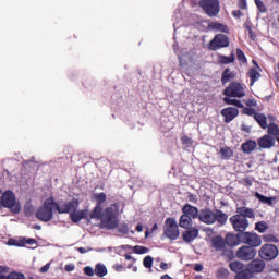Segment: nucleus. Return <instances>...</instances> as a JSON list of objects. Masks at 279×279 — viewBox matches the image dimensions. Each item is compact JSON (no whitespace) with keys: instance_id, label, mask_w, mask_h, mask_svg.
<instances>
[{"instance_id":"obj_1","label":"nucleus","mask_w":279,"mask_h":279,"mask_svg":"<svg viewBox=\"0 0 279 279\" xmlns=\"http://www.w3.org/2000/svg\"><path fill=\"white\" fill-rule=\"evenodd\" d=\"M198 220L206 226H213L214 223H220L226 226L228 222V216L221 210L213 211L210 208H203L199 210Z\"/></svg>"},{"instance_id":"obj_2","label":"nucleus","mask_w":279,"mask_h":279,"mask_svg":"<svg viewBox=\"0 0 279 279\" xmlns=\"http://www.w3.org/2000/svg\"><path fill=\"white\" fill-rule=\"evenodd\" d=\"M117 215H119V204L113 203L109 207L102 210L101 223L108 230H114L117 226H119V220L117 219Z\"/></svg>"},{"instance_id":"obj_3","label":"nucleus","mask_w":279,"mask_h":279,"mask_svg":"<svg viewBox=\"0 0 279 279\" xmlns=\"http://www.w3.org/2000/svg\"><path fill=\"white\" fill-rule=\"evenodd\" d=\"M53 208H56V199L50 196L44 202L43 206L36 210V219L44 221V223L51 221V219H53Z\"/></svg>"},{"instance_id":"obj_4","label":"nucleus","mask_w":279,"mask_h":279,"mask_svg":"<svg viewBox=\"0 0 279 279\" xmlns=\"http://www.w3.org/2000/svg\"><path fill=\"white\" fill-rule=\"evenodd\" d=\"M1 208H9L13 215L21 213V203L16 202V195L12 191H5L1 196Z\"/></svg>"},{"instance_id":"obj_5","label":"nucleus","mask_w":279,"mask_h":279,"mask_svg":"<svg viewBox=\"0 0 279 279\" xmlns=\"http://www.w3.org/2000/svg\"><path fill=\"white\" fill-rule=\"evenodd\" d=\"M210 245L214 252H220L221 256H225L226 258H232V256H234L232 250L228 248L226 240L221 235L213 236L210 239Z\"/></svg>"},{"instance_id":"obj_6","label":"nucleus","mask_w":279,"mask_h":279,"mask_svg":"<svg viewBox=\"0 0 279 279\" xmlns=\"http://www.w3.org/2000/svg\"><path fill=\"white\" fill-rule=\"evenodd\" d=\"M198 5L210 19L218 16L221 12L219 0H199Z\"/></svg>"},{"instance_id":"obj_7","label":"nucleus","mask_w":279,"mask_h":279,"mask_svg":"<svg viewBox=\"0 0 279 279\" xmlns=\"http://www.w3.org/2000/svg\"><path fill=\"white\" fill-rule=\"evenodd\" d=\"M163 234L170 241H178V239H180V229L178 228V221H175V218L166 219Z\"/></svg>"},{"instance_id":"obj_8","label":"nucleus","mask_w":279,"mask_h":279,"mask_svg":"<svg viewBox=\"0 0 279 279\" xmlns=\"http://www.w3.org/2000/svg\"><path fill=\"white\" fill-rule=\"evenodd\" d=\"M223 95L226 97H236L238 99H242V97H245V85L239 82H232L225 88Z\"/></svg>"},{"instance_id":"obj_9","label":"nucleus","mask_w":279,"mask_h":279,"mask_svg":"<svg viewBox=\"0 0 279 279\" xmlns=\"http://www.w3.org/2000/svg\"><path fill=\"white\" fill-rule=\"evenodd\" d=\"M240 238L241 243H244V245H247V247H253L254 250H256V247H260V244L263 243L260 235L252 232L241 233Z\"/></svg>"},{"instance_id":"obj_10","label":"nucleus","mask_w":279,"mask_h":279,"mask_svg":"<svg viewBox=\"0 0 279 279\" xmlns=\"http://www.w3.org/2000/svg\"><path fill=\"white\" fill-rule=\"evenodd\" d=\"M278 246L274 244H264L259 250V256L263 260H275L278 258Z\"/></svg>"},{"instance_id":"obj_11","label":"nucleus","mask_w":279,"mask_h":279,"mask_svg":"<svg viewBox=\"0 0 279 279\" xmlns=\"http://www.w3.org/2000/svg\"><path fill=\"white\" fill-rule=\"evenodd\" d=\"M230 222L233 230H235L238 233H245V230L250 228V221L243 216L234 215L230 218Z\"/></svg>"},{"instance_id":"obj_12","label":"nucleus","mask_w":279,"mask_h":279,"mask_svg":"<svg viewBox=\"0 0 279 279\" xmlns=\"http://www.w3.org/2000/svg\"><path fill=\"white\" fill-rule=\"evenodd\" d=\"M80 208V201L77 198H73L70 202H64L63 205L56 203V210L59 215H69V213H73Z\"/></svg>"},{"instance_id":"obj_13","label":"nucleus","mask_w":279,"mask_h":279,"mask_svg":"<svg viewBox=\"0 0 279 279\" xmlns=\"http://www.w3.org/2000/svg\"><path fill=\"white\" fill-rule=\"evenodd\" d=\"M226 47H230V38L223 34L216 35L209 43V49L211 51H217V49H223Z\"/></svg>"},{"instance_id":"obj_14","label":"nucleus","mask_w":279,"mask_h":279,"mask_svg":"<svg viewBox=\"0 0 279 279\" xmlns=\"http://www.w3.org/2000/svg\"><path fill=\"white\" fill-rule=\"evenodd\" d=\"M256 248L252 247V246H241L238 251H236V257L240 260H254V258H256Z\"/></svg>"},{"instance_id":"obj_15","label":"nucleus","mask_w":279,"mask_h":279,"mask_svg":"<svg viewBox=\"0 0 279 279\" xmlns=\"http://www.w3.org/2000/svg\"><path fill=\"white\" fill-rule=\"evenodd\" d=\"M265 260L263 259H253L246 268V271H248V274L252 277V274H263V271H265Z\"/></svg>"},{"instance_id":"obj_16","label":"nucleus","mask_w":279,"mask_h":279,"mask_svg":"<svg viewBox=\"0 0 279 279\" xmlns=\"http://www.w3.org/2000/svg\"><path fill=\"white\" fill-rule=\"evenodd\" d=\"M220 114L225 118V123H231V121H234L239 117V109L227 107L220 111Z\"/></svg>"},{"instance_id":"obj_17","label":"nucleus","mask_w":279,"mask_h":279,"mask_svg":"<svg viewBox=\"0 0 279 279\" xmlns=\"http://www.w3.org/2000/svg\"><path fill=\"white\" fill-rule=\"evenodd\" d=\"M259 149H271L276 145V140L271 135H264L257 140Z\"/></svg>"},{"instance_id":"obj_18","label":"nucleus","mask_w":279,"mask_h":279,"mask_svg":"<svg viewBox=\"0 0 279 279\" xmlns=\"http://www.w3.org/2000/svg\"><path fill=\"white\" fill-rule=\"evenodd\" d=\"M197 236H199V229L196 227H192L182 233L184 243H193Z\"/></svg>"},{"instance_id":"obj_19","label":"nucleus","mask_w":279,"mask_h":279,"mask_svg":"<svg viewBox=\"0 0 279 279\" xmlns=\"http://www.w3.org/2000/svg\"><path fill=\"white\" fill-rule=\"evenodd\" d=\"M182 213L192 219H199V209L191 204H185L182 207Z\"/></svg>"},{"instance_id":"obj_20","label":"nucleus","mask_w":279,"mask_h":279,"mask_svg":"<svg viewBox=\"0 0 279 279\" xmlns=\"http://www.w3.org/2000/svg\"><path fill=\"white\" fill-rule=\"evenodd\" d=\"M225 243L228 247H236L241 243V233H236L235 235L232 233H228L225 236Z\"/></svg>"},{"instance_id":"obj_21","label":"nucleus","mask_w":279,"mask_h":279,"mask_svg":"<svg viewBox=\"0 0 279 279\" xmlns=\"http://www.w3.org/2000/svg\"><path fill=\"white\" fill-rule=\"evenodd\" d=\"M70 219L73 223H80L82 219H88V211L87 209L83 210H74L70 214Z\"/></svg>"},{"instance_id":"obj_22","label":"nucleus","mask_w":279,"mask_h":279,"mask_svg":"<svg viewBox=\"0 0 279 279\" xmlns=\"http://www.w3.org/2000/svg\"><path fill=\"white\" fill-rule=\"evenodd\" d=\"M258 147V143L254 140H246L245 143L241 145V151L243 154H252Z\"/></svg>"},{"instance_id":"obj_23","label":"nucleus","mask_w":279,"mask_h":279,"mask_svg":"<svg viewBox=\"0 0 279 279\" xmlns=\"http://www.w3.org/2000/svg\"><path fill=\"white\" fill-rule=\"evenodd\" d=\"M236 77V72L231 71L230 68H226L221 75V84L226 86L228 82H232Z\"/></svg>"},{"instance_id":"obj_24","label":"nucleus","mask_w":279,"mask_h":279,"mask_svg":"<svg viewBox=\"0 0 279 279\" xmlns=\"http://www.w3.org/2000/svg\"><path fill=\"white\" fill-rule=\"evenodd\" d=\"M236 213L239 217H244V219H246V217L248 219H254L255 217L254 209L248 207H238Z\"/></svg>"},{"instance_id":"obj_25","label":"nucleus","mask_w":279,"mask_h":279,"mask_svg":"<svg viewBox=\"0 0 279 279\" xmlns=\"http://www.w3.org/2000/svg\"><path fill=\"white\" fill-rule=\"evenodd\" d=\"M256 66L257 68H251L250 71L247 72V75L251 80V86H254V84H256V82H258L260 77V72H258V70H260V66Z\"/></svg>"},{"instance_id":"obj_26","label":"nucleus","mask_w":279,"mask_h":279,"mask_svg":"<svg viewBox=\"0 0 279 279\" xmlns=\"http://www.w3.org/2000/svg\"><path fill=\"white\" fill-rule=\"evenodd\" d=\"M179 226L180 228H184L185 230H189V228L193 226V218H191V216H187L186 214H183L180 217Z\"/></svg>"},{"instance_id":"obj_27","label":"nucleus","mask_w":279,"mask_h":279,"mask_svg":"<svg viewBox=\"0 0 279 279\" xmlns=\"http://www.w3.org/2000/svg\"><path fill=\"white\" fill-rule=\"evenodd\" d=\"M245 266L243 265V263L235 260V262H231L229 264V269H231V271H233L234 274H243V271H247V269H244Z\"/></svg>"},{"instance_id":"obj_28","label":"nucleus","mask_w":279,"mask_h":279,"mask_svg":"<svg viewBox=\"0 0 279 279\" xmlns=\"http://www.w3.org/2000/svg\"><path fill=\"white\" fill-rule=\"evenodd\" d=\"M254 196L258 199L262 204H267V206H274V202H276V197L274 196H265L258 192H255Z\"/></svg>"},{"instance_id":"obj_29","label":"nucleus","mask_w":279,"mask_h":279,"mask_svg":"<svg viewBox=\"0 0 279 279\" xmlns=\"http://www.w3.org/2000/svg\"><path fill=\"white\" fill-rule=\"evenodd\" d=\"M209 27L215 29V32H223V34H230V28H228V25L221 24L219 22H213Z\"/></svg>"},{"instance_id":"obj_30","label":"nucleus","mask_w":279,"mask_h":279,"mask_svg":"<svg viewBox=\"0 0 279 279\" xmlns=\"http://www.w3.org/2000/svg\"><path fill=\"white\" fill-rule=\"evenodd\" d=\"M254 120L258 123L262 130H267L268 128L267 116H265L264 113H257L255 114Z\"/></svg>"},{"instance_id":"obj_31","label":"nucleus","mask_w":279,"mask_h":279,"mask_svg":"<svg viewBox=\"0 0 279 279\" xmlns=\"http://www.w3.org/2000/svg\"><path fill=\"white\" fill-rule=\"evenodd\" d=\"M219 154L221 155L222 160H230V158L234 156V151L228 146L220 148Z\"/></svg>"},{"instance_id":"obj_32","label":"nucleus","mask_w":279,"mask_h":279,"mask_svg":"<svg viewBox=\"0 0 279 279\" xmlns=\"http://www.w3.org/2000/svg\"><path fill=\"white\" fill-rule=\"evenodd\" d=\"M266 129H268V131H267L268 134H266L267 136H275L276 138L279 137L278 124L271 122L268 124V126Z\"/></svg>"},{"instance_id":"obj_33","label":"nucleus","mask_w":279,"mask_h":279,"mask_svg":"<svg viewBox=\"0 0 279 279\" xmlns=\"http://www.w3.org/2000/svg\"><path fill=\"white\" fill-rule=\"evenodd\" d=\"M218 60L219 64H233L235 57L234 53H231L229 57L219 54Z\"/></svg>"},{"instance_id":"obj_34","label":"nucleus","mask_w":279,"mask_h":279,"mask_svg":"<svg viewBox=\"0 0 279 279\" xmlns=\"http://www.w3.org/2000/svg\"><path fill=\"white\" fill-rule=\"evenodd\" d=\"M102 215H104V208L99 205H96L93 211L90 213L89 217L90 219H101Z\"/></svg>"},{"instance_id":"obj_35","label":"nucleus","mask_w":279,"mask_h":279,"mask_svg":"<svg viewBox=\"0 0 279 279\" xmlns=\"http://www.w3.org/2000/svg\"><path fill=\"white\" fill-rule=\"evenodd\" d=\"M223 102L227 106H235V108H243V102H241V100L232 99L228 96L223 98Z\"/></svg>"},{"instance_id":"obj_36","label":"nucleus","mask_w":279,"mask_h":279,"mask_svg":"<svg viewBox=\"0 0 279 279\" xmlns=\"http://www.w3.org/2000/svg\"><path fill=\"white\" fill-rule=\"evenodd\" d=\"M94 199H96V206H101L108 199V196H106V193L100 192L94 194Z\"/></svg>"},{"instance_id":"obj_37","label":"nucleus","mask_w":279,"mask_h":279,"mask_svg":"<svg viewBox=\"0 0 279 279\" xmlns=\"http://www.w3.org/2000/svg\"><path fill=\"white\" fill-rule=\"evenodd\" d=\"M95 274H96V276H99V278H104V276H106L108 274V268H106L101 264H97L96 268H95Z\"/></svg>"},{"instance_id":"obj_38","label":"nucleus","mask_w":279,"mask_h":279,"mask_svg":"<svg viewBox=\"0 0 279 279\" xmlns=\"http://www.w3.org/2000/svg\"><path fill=\"white\" fill-rule=\"evenodd\" d=\"M37 241L36 239H33V238H28V239H24L22 240L20 243H14L13 245H16L17 247H25V244L26 245H36Z\"/></svg>"},{"instance_id":"obj_39","label":"nucleus","mask_w":279,"mask_h":279,"mask_svg":"<svg viewBox=\"0 0 279 279\" xmlns=\"http://www.w3.org/2000/svg\"><path fill=\"white\" fill-rule=\"evenodd\" d=\"M229 276H230V270H228V268H220L216 272V277L218 279H228Z\"/></svg>"},{"instance_id":"obj_40","label":"nucleus","mask_w":279,"mask_h":279,"mask_svg":"<svg viewBox=\"0 0 279 279\" xmlns=\"http://www.w3.org/2000/svg\"><path fill=\"white\" fill-rule=\"evenodd\" d=\"M269 227L267 226V222L265 221H259V222H256L255 225V230H257V232H259L260 234H263L264 232H267V229Z\"/></svg>"},{"instance_id":"obj_41","label":"nucleus","mask_w":279,"mask_h":279,"mask_svg":"<svg viewBox=\"0 0 279 279\" xmlns=\"http://www.w3.org/2000/svg\"><path fill=\"white\" fill-rule=\"evenodd\" d=\"M236 59L239 62H242V64H247V58L245 57V52L241 50L240 48L236 49Z\"/></svg>"},{"instance_id":"obj_42","label":"nucleus","mask_w":279,"mask_h":279,"mask_svg":"<svg viewBox=\"0 0 279 279\" xmlns=\"http://www.w3.org/2000/svg\"><path fill=\"white\" fill-rule=\"evenodd\" d=\"M242 114H246L247 117H253V119H254L256 117V114H258V112H256V109H254V108L244 107L242 109Z\"/></svg>"},{"instance_id":"obj_43","label":"nucleus","mask_w":279,"mask_h":279,"mask_svg":"<svg viewBox=\"0 0 279 279\" xmlns=\"http://www.w3.org/2000/svg\"><path fill=\"white\" fill-rule=\"evenodd\" d=\"M134 254H148L149 248L146 246L136 245L133 247Z\"/></svg>"},{"instance_id":"obj_44","label":"nucleus","mask_w":279,"mask_h":279,"mask_svg":"<svg viewBox=\"0 0 279 279\" xmlns=\"http://www.w3.org/2000/svg\"><path fill=\"white\" fill-rule=\"evenodd\" d=\"M263 241H265V243H278V236L274 235V234H265L263 235Z\"/></svg>"},{"instance_id":"obj_45","label":"nucleus","mask_w":279,"mask_h":279,"mask_svg":"<svg viewBox=\"0 0 279 279\" xmlns=\"http://www.w3.org/2000/svg\"><path fill=\"white\" fill-rule=\"evenodd\" d=\"M143 265L146 269H151V267H154V258L151 256H146L143 259Z\"/></svg>"},{"instance_id":"obj_46","label":"nucleus","mask_w":279,"mask_h":279,"mask_svg":"<svg viewBox=\"0 0 279 279\" xmlns=\"http://www.w3.org/2000/svg\"><path fill=\"white\" fill-rule=\"evenodd\" d=\"M254 1H255V5L259 10V12H262V14H265V12H267V7L263 2V0H254Z\"/></svg>"},{"instance_id":"obj_47","label":"nucleus","mask_w":279,"mask_h":279,"mask_svg":"<svg viewBox=\"0 0 279 279\" xmlns=\"http://www.w3.org/2000/svg\"><path fill=\"white\" fill-rule=\"evenodd\" d=\"M5 279H25V275L22 272L12 271L7 276Z\"/></svg>"},{"instance_id":"obj_48","label":"nucleus","mask_w":279,"mask_h":279,"mask_svg":"<svg viewBox=\"0 0 279 279\" xmlns=\"http://www.w3.org/2000/svg\"><path fill=\"white\" fill-rule=\"evenodd\" d=\"M245 106H247V108H256V106H258V102L256 101V99H247L245 100Z\"/></svg>"},{"instance_id":"obj_49","label":"nucleus","mask_w":279,"mask_h":279,"mask_svg":"<svg viewBox=\"0 0 279 279\" xmlns=\"http://www.w3.org/2000/svg\"><path fill=\"white\" fill-rule=\"evenodd\" d=\"M238 8L240 10H247V0H238Z\"/></svg>"},{"instance_id":"obj_50","label":"nucleus","mask_w":279,"mask_h":279,"mask_svg":"<svg viewBox=\"0 0 279 279\" xmlns=\"http://www.w3.org/2000/svg\"><path fill=\"white\" fill-rule=\"evenodd\" d=\"M84 274H85L86 276H95V270L93 269V267L86 266V267L84 268Z\"/></svg>"},{"instance_id":"obj_51","label":"nucleus","mask_w":279,"mask_h":279,"mask_svg":"<svg viewBox=\"0 0 279 279\" xmlns=\"http://www.w3.org/2000/svg\"><path fill=\"white\" fill-rule=\"evenodd\" d=\"M242 182H243V185L246 187H250L253 184V181L252 179H250V177L242 179Z\"/></svg>"},{"instance_id":"obj_52","label":"nucleus","mask_w":279,"mask_h":279,"mask_svg":"<svg viewBox=\"0 0 279 279\" xmlns=\"http://www.w3.org/2000/svg\"><path fill=\"white\" fill-rule=\"evenodd\" d=\"M1 274H8V267L0 266V279H5V275H1Z\"/></svg>"},{"instance_id":"obj_53","label":"nucleus","mask_w":279,"mask_h":279,"mask_svg":"<svg viewBox=\"0 0 279 279\" xmlns=\"http://www.w3.org/2000/svg\"><path fill=\"white\" fill-rule=\"evenodd\" d=\"M181 143H182L183 145H189V144H191V138H190L189 136H186V135H183V136L181 137Z\"/></svg>"},{"instance_id":"obj_54","label":"nucleus","mask_w":279,"mask_h":279,"mask_svg":"<svg viewBox=\"0 0 279 279\" xmlns=\"http://www.w3.org/2000/svg\"><path fill=\"white\" fill-rule=\"evenodd\" d=\"M51 268V264H46L45 266H43L40 268V274H47V271H49V269Z\"/></svg>"},{"instance_id":"obj_55","label":"nucleus","mask_w":279,"mask_h":279,"mask_svg":"<svg viewBox=\"0 0 279 279\" xmlns=\"http://www.w3.org/2000/svg\"><path fill=\"white\" fill-rule=\"evenodd\" d=\"M232 16H234L235 19H241V16H243V13L241 12V10H235L232 11Z\"/></svg>"},{"instance_id":"obj_56","label":"nucleus","mask_w":279,"mask_h":279,"mask_svg":"<svg viewBox=\"0 0 279 279\" xmlns=\"http://www.w3.org/2000/svg\"><path fill=\"white\" fill-rule=\"evenodd\" d=\"M113 269H114V271L120 272V271H123L124 267L122 264H116V265H113Z\"/></svg>"},{"instance_id":"obj_57","label":"nucleus","mask_w":279,"mask_h":279,"mask_svg":"<svg viewBox=\"0 0 279 279\" xmlns=\"http://www.w3.org/2000/svg\"><path fill=\"white\" fill-rule=\"evenodd\" d=\"M65 271H73L75 269V265L73 264H68L64 267Z\"/></svg>"},{"instance_id":"obj_58","label":"nucleus","mask_w":279,"mask_h":279,"mask_svg":"<svg viewBox=\"0 0 279 279\" xmlns=\"http://www.w3.org/2000/svg\"><path fill=\"white\" fill-rule=\"evenodd\" d=\"M194 271H204V266L202 264H195Z\"/></svg>"},{"instance_id":"obj_59","label":"nucleus","mask_w":279,"mask_h":279,"mask_svg":"<svg viewBox=\"0 0 279 279\" xmlns=\"http://www.w3.org/2000/svg\"><path fill=\"white\" fill-rule=\"evenodd\" d=\"M77 252H80V254H86V253L90 252V248L86 250L85 247H78Z\"/></svg>"},{"instance_id":"obj_60","label":"nucleus","mask_w":279,"mask_h":279,"mask_svg":"<svg viewBox=\"0 0 279 279\" xmlns=\"http://www.w3.org/2000/svg\"><path fill=\"white\" fill-rule=\"evenodd\" d=\"M124 258H125V260H133V263H136V259L134 257H132V255H130V254H125Z\"/></svg>"},{"instance_id":"obj_61","label":"nucleus","mask_w":279,"mask_h":279,"mask_svg":"<svg viewBox=\"0 0 279 279\" xmlns=\"http://www.w3.org/2000/svg\"><path fill=\"white\" fill-rule=\"evenodd\" d=\"M248 36H250L251 40H256V32L251 31L248 33Z\"/></svg>"},{"instance_id":"obj_62","label":"nucleus","mask_w":279,"mask_h":279,"mask_svg":"<svg viewBox=\"0 0 279 279\" xmlns=\"http://www.w3.org/2000/svg\"><path fill=\"white\" fill-rule=\"evenodd\" d=\"M119 232H121L122 234H128L129 229H128V227H123V228L119 229Z\"/></svg>"},{"instance_id":"obj_63","label":"nucleus","mask_w":279,"mask_h":279,"mask_svg":"<svg viewBox=\"0 0 279 279\" xmlns=\"http://www.w3.org/2000/svg\"><path fill=\"white\" fill-rule=\"evenodd\" d=\"M168 268H169V266L167 265V263L162 262L160 264V269H163V271L167 270Z\"/></svg>"},{"instance_id":"obj_64","label":"nucleus","mask_w":279,"mask_h":279,"mask_svg":"<svg viewBox=\"0 0 279 279\" xmlns=\"http://www.w3.org/2000/svg\"><path fill=\"white\" fill-rule=\"evenodd\" d=\"M135 230H136V232H143V225L137 223Z\"/></svg>"}]
</instances>
